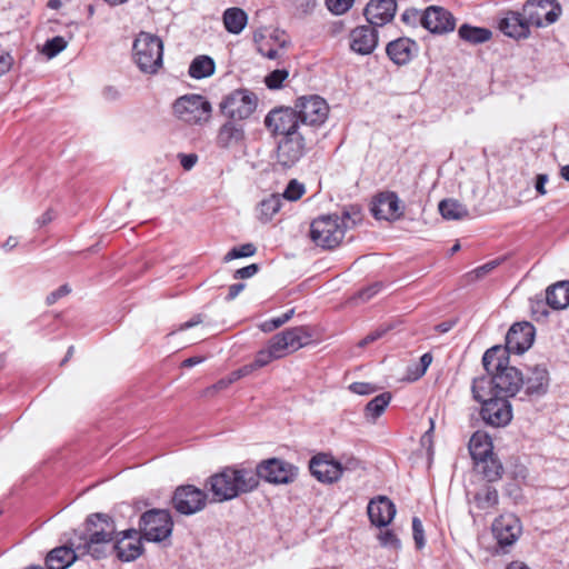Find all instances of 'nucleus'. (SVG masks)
<instances>
[{
  "label": "nucleus",
  "instance_id": "473e14b6",
  "mask_svg": "<svg viewBox=\"0 0 569 569\" xmlns=\"http://www.w3.org/2000/svg\"><path fill=\"white\" fill-rule=\"evenodd\" d=\"M491 483L492 482H486L473 496V501L480 510H488L498 506V490Z\"/></svg>",
  "mask_w": 569,
  "mask_h": 569
},
{
  "label": "nucleus",
  "instance_id": "412c9836",
  "mask_svg": "<svg viewBox=\"0 0 569 569\" xmlns=\"http://www.w3.org/2000/svg\"><path fill=\"white\" fill-rule=\"evenodd\" d=\"M370 211L377 220L396 221L403 216L396 192L385 191L378 193L371 204Z\"/></svg>",
  "mask_w": 569,
  "mask_h": 569
},
{
  "label": "nucleus",
  "instance_id": "5701e85b",
  "mask_svg": "<svg viewBox=\"0 0 569 569\" xmlns=\"http://www.w3.org/2000/svg\"><path fill=\"white\" fill-rule=\"evenodd\" d=\"M396 11V0H370L363 10V14L369 24L381 27L393 19Z\"/></svg>",
  "mask_w": 569,
  "mask_h": 569
},
{
  "label": "nucleus",
  "instance_id": "a18cd8bd",
  "mask_svg": "<svg viewBox=\"0 0 569 569\" xmlns=\"http://www.w3.org/2000/svg\"><path fill=\"white\" fill-rule=\"evenodd\" d=\"M295 313V309H290L280 317H276L272 319H269L260 325V329L263 332H271L279 327L283 326L286 322H288Z\"/></svg>",
  "mask_w": 569,
  "mask_h": 569
},
{
  "label": "nucleus",
  "instance_id": "b1692460",
  "mask_svg": "<svg viewBox=\"0 0 569 569\" xmlns=\"http://www.w3.org/2000/svg\"><path fill=\"white\" fill-rule=\"evenodd\" d=\"M378 44V32L373 26H359L350 32V49L367 56L373 52Z\"/></svg>",
  "mask_w": 569,
  "mask_h": 569
},
{
  "label": "nucleus",
  "instance_id": "20e7f679",
  "mask_svg": "<svg viewBox=\"0 0 569 569\" xmlns=\"http://www.w3.org/2000/svg\"><path fill=\"white\" fill-rule=\"evenodd\" d=\"M510 357L500 345L486 350L482 356V366L489 376L493 377L496 393L506 398L513 397L521 389L522 372L509 365Z\"/></svg>",
  "mask_w": 569,
  "mask_h": 569
},
{
  "label": "nucleus",
  "instance_id": "f704fd0d",
  "mask_svg": "<svg viewBox=\"0 0 569 569\" xmlns=\"http://www.w3.org/2000/svg\"><path fill=\"white\" fill-rule=\"evenodd\" d=\"M475 465L487 482L498 481L502 477L503 466L497 456L477 461Z\"/></svg>",
  "mask_w": 569,
  "mask_h": 569
},
{
  "label": "nucleus",
  "instance_id": "ea45409f",
  "mask_svg": "<svg viewBox=\"0 0 569 569\" xmlns=\"http://www.w3.org/2000/svg\"><path fill=\"white\" fill-rule=\"evenodd\" d=\"M391 401V393L390 392H382L378 396H376L373 399H371L366 408L365 413L367 418H372L376 420L378 417L382 415L387 406Z\"/></svg>",
  "mask_w": 569,
  "mask_h": 569
},
{
  "label": "nucleus",
  "instance_id": "0eeeda50",
  "mask_svg": "<svg viewBox=\"0 0 569 569\" xmlns=\"http://www.w3.org/2000/svg\"><path fill=\"white\" fill-rule=\"evenodd\" d=\"M346 224L341 223L338 214H325L312 220L310 239L322 249H335L343 240Z\"/></svg>",
  "mask_w": 569,
  "mask_h": 569
},
{
  "label": "nucleus",
  "instance_id": "dca6fc26",
  "mask_svg": "<svg viewBox=\"0 0 569 569\" xmlns=\"http://www.w3.org/2000/svg\"><path fill=\"white\" fill-rule=\"evenodd\" d=\"M522 531L519 518L512 513L501 515L492 523V533L498 546L507 551L520 537Z\"/></svg>",
  "mask_w": 569,
  "mask_h": 569
},
{
  "label": "nucleus",
  "instance_id": "72a5a7b5",
  "mask_svg": "<svg viewBox=\"0 0 569 569\" xmlns=\"http://www.w3.org/2000/svg\"><path fill=\"white\" fill-rule=\"evenodd\" d=\"M438 209L441 217L446 220H462L469 217L468 208L457 199L448 198L441 200Z\"/></svg>",
  "mask_w": 569,
  "mask_h": 569
},
{
  "label": "nucleus",
  "instance_id": "f257e3e1",
  "mask_svg": "<svg viewBox=\"0 0 569 569\" xmlns=\"http://www.w3.org/2000/svg\"><path fill=\"white\" fill-rule=\"evenodd\" d=\"M561 6L556 0H527L520 11H509L499 22L503 34L513 39H526L530 28H541L555 23L561 14Z\"/></svg>",
  "mask_w": 569,
  "mask_h": 569
},
{
  "label": "nucleus",
  "instance_id": "7ed1b4c3",
  "mask_svg": "<svg viewBox=\"0 0 569 569\" xmlns=\"http://www.w3.org/2000/svg\"><path fill=\"white\" fill-rule=\"evenodd\" d=\"M257 475L253 469L241 466H228L210 476L206 489L213 501L224 502L257 489Z\"/></svg>",
  "mask_w": 569,
  "mask_h": 569
},
{
  "label": "nucleus",
  "instance_id": "49530a36",
  "mask_svg": "<svg viewBox=\"0 0 569 569\" xmlns=\"http://www.w3.org/2000/svg\"><path fill=\"white\" fill-rule=\"evenodd\" d=\"M305 192V184L296 179H292L289 181L281 197L289 201H297L303 196Z\"/></svg>",
  "mask_w": 569,
  "mask_h": 569
},
{
  "label": "nucleus",
  "instance_id": "ddd939ff",
  "mask_svg": "<svg viewBox=\"0 0 569 569\" xmlns=\"http://www.w3.org/2000/svg\"><path fill=\"white\" fill-rule=\"evenodd\" d=\"M264 126L279 138L306 132V127L300 123L295 107H280L271 110L264 118Z\"/></svg>",
  "mask_w": 569,
  "mask_h": 569
},
{
  "label": "nucleus",
  "instance_id": "de8ad7c7",
  "mask_svg": "<svg viewBox=\"0 0 569 569\" xmlns=\"http://www.w3.org/2000/svg\"><path fill=\"white\" fill-rule=\"evenodd\" d=\"M256 247L252 243H244L232 248L223 258L226 262L233 259L251 257L256 253Z\"/></svg>",
  "mask_w": 569,
  "mask_h": 569
},
{
  "label": "nucleus",
  "instance_id": "79ce46f5",
  "mask_svg": "<svg viewBox=\"0 0 569 569\" xmlns=\"http://www.w3.org/2000/svg\"><path fill=\"white\" fill-rule=\"evenodd\" d=\"M341 223L346 224V231L355 228L362 220L361 208L358 204H350L342 209L339 216Z\"/></svg>",
  "mask_w": 569,
  "mask_h": 569
},
{
  "label": "nucleus",
  "instance_id": "9b49d317",
  "mask_svg": "<svg viewBox=\"0 0 569 569\" xmlns=\"http://www.w3.org/2000/svg\"><path fill=\"white\" fill-rule=\"evenodd\" d=\"M253 473L257 476V488L260 479L272 485H289L298 477V468L280 458H269L260 461Z\"/></svg>",
  "mask_w": 569,
  "mask_h": 569
},
{
  "label": "nucleus",
  "instance_id": "393cba45",
  "mask_svg": "<svg viewBox=\"0 0 569 569\" xmlns=\"http://www.w3.org/2000/svg\"><path fill=\"white\" fill-rule=\"evenodd\" d=\"M367 511L372 525L387 527L396 515V506L388 497L378 496L370 500Z\"/></svg>",
  "mask_w": 569,
  "mask_h": 569
},
{
  "label": "nucleus",
  "instance_id": "423d86ee",
  "mask_svg": "<svg viewBox=\"0 0 569 569\" xmlns=\"http://www.w3.org/2000/svg\"><path fill=\"white\" fill-rule=\"evenodd\" d=\"M163 44L159 37L140 32L133 42V57L144 73H156L162 66Z\"/></svg>",
  "mask_w": 569,
  "mask_h": 569
},
{
  "label": "nucleus",
  "instance_id": "bf43d9fd",
  "mask_svg": "<svg viewBox=\"0 0 569 569\" xmlns=\"http://www.w3.org/2000/svg\"><path fill=\"white\" fill-rule=\"evenodd\" d=\"M349 389L357 395L366 396L375 392L377 388L368 382H353L349 386Z\"/></svg>",
  "mask_w": 569,
  "mask_h": 569
},
{
  "label": "nucleus",
  "instance_id": "39448f33",
  "mask_svg": "<svg viewBox=\"0 0 569 569\" xmlns=\"http://www.w3.org/2000/svg\"><path fill=\"white\" fill-rule=\"evenodd\" d=\"M312 137L309 132L293 134L291 137H280L277 140V148L273 156V169L276 171H287L293 168L307 153L308 143Z\"/></svg>",
  "mask_w": 569,
  "mask_h": 569
},
{
  "label": "nucleus",
  "instance_id": "69168bd1",
  "mask_svg": "<svg viewBox=\"0 0 569 569\" xmlns=\"http://www.w3.org/2000/svg\"><path fill=\"white\" fill-rule=\"evenodd\" d=\"M12 64V56L4 50H0V77L6 74L10 70Z\"/></svg>",
  "mask_w": 569,
  "mask_h": 569
},
{
  "label": "nucleus",
  "instance_id": "774afa93",
  "mask_svg": "<svg viewBox=\"0 0 569 569\" xmlns=\"http://www.w3.org/2000/svg\"><path fill=\"white\" fill-rule=\"evenodd\" d=\"M422 12H420L419 10L417 9H407L402 14H401V20L407 23V24H416L417 21H420V17H421Z\"/></svg>",
  "mask_w": 569,
  "mask_h": 569
},
{
  "label": "nucleus",
  "instance_id": "4468645a",
  "mask_svg": "<svg viewBox=\"0 0 569 569\" xmlns=\"http://www.w3.org/2000/svg\"><path fill=\"white\" fill-rule=\"evenodd\" d=\"M207 499L206 491L192 485H184L174 490L171 502L179 513L190 516L201 511L207 505Z\"/></svg>",
  "mask_w": 569,
  "mask_h": 569
},
{
  "label": "nucleus",
  "instance_id": "e433bc0d",
  "mask_svg": "<svg viewBox=\"0 0 569 569\" xmlns=\"http://www.w3.org/2000/svg\"><path fill=\"white\" fill-rule=\"evenodd\" d=\"M288 342L289 350L295 352L307 346L311 339V332L307 327H293L282 331Z\"/></svg>",
  "mask_w": 569,
  "mask_h": 569
},
{
  "label": "nucleus",
  "instance_id": "864d4df0",
  "mask_svg": "<svg viewBox=\"0 0 569 569\" xmlns=\"http://www.w3.org/2000/svg\"><path fill=\"white\" fill-rule=\"evenodd\" d=\"M278 359L267 347L257 352L254 360L251 362L254 369L269 365L272 360Z\"/></svg>",
  "mask_w": 569,
  "mask_h": 569
},
{
  "label": "nucleus",
  "instance_id": "603ef678",
  "mask_svg": "<svg viewBox=\"0 0 569 569\" xmlns=\"http://www.w3.org/2000/svg\"><path fill=\"white\" fill-rule=\"evenodd\" d=\"M355 0H326V6L333 14L346 13L353 4Z\"/></svg>",
  "mask_w": 569,
  "mask_h": 569
},
{
  "label": "nucleus",
  "instance_id": "cd10ccee",
  "mask_svg": "<svg viewBox=\"0 0 569 569\" xmlns=\"http://www.w3.org/2000/svg\"><path fill=\"white\" fill-rule=\"evenodd\" d=\"M546 303L553 310L569 306V280L558 281L546 289Z\"/></svg>",
  "mask_w": 569,
  "mask_h": 569
},
{
  "label": "nucleus",
  "instance_id": "37998d69",
  "mask_svg": "<svg viewBox=\"0 0 569 569\" xmlns=\"http://www.w3.org/2000/svg\"><path fill=\"white\" fill-rule=\"evenodd\" d=\"M68 46V41L60 36L53 37L46 41L42 46L40 52L46 56L48 59H52L58 56L61 51H63Z\"/></svg>",
  "mask_w": 569,
  "mask_h": 569
},
{
  "label": "nucleus",
  "instance_id": "2eb2a0df",
  "mask_svg": "<svg viewBox=\"0 0 569 569\" xmlns=\"http://www.w3.org/2000/svg\"><path fill=\"white\" fill-rule=\"evenodd\" d=\"M536 329L530 322L513 323L506 335V345L500 346L506 350V356L510 353L521 355L527 351L533 343Z\"/></svg>",
  "mask_w": 569,
  "mask_h": 569
},
{
  "label": "nucleus",
  "instance_id": "f3484780",
  "mask_svg": "<svg viewBox=\"0 0 569 569\" xmlns=\"http://www.w3.org/2000/svg\"><path fill=\"white\" fill-rule=\"evenodd\" d=\"M550 376L545 365L527 366L522 373L521 387L530 399L543 397L549 389Z\"/></svg>",
  "mask_w": 569,
  "mask_h": 569
},
{
  "label": "nucleus",
  "instance_id": "6e6d98bb",
  "mask_svg": "<svg viewBox=\"0 0 569 569\" xmlns=\"http://www.w3.org/2000/svg\"><path fill=\"white\" fill-rule=\"evenodd\" d=\"M383 287V283L380 281H377L363 289H361L357 293V299L361 300L362 302L369 301L372 297H375Z\"/></svg>",
  "mask_w": 569,
  "mask_h": 569
},
{
  "label": "nucleus",
  "instance_id": "1a4fd4ad",
  "mask_svg": "<svg viewBox=\"0 0 569 569\" xmlns=\"http://www.w3.org/2000/svg\"><path fill=\"white\" fill-rule=\"evenodd\" d=\"M173 521L169 510L150 509L139 520V531L147 541L161 542L172 533Z\"/></svg>",
  "mask_w": 569,
  "mask_h": 569
},
{
  "label": "nucleus",
  "instance_id": "a878e982",
  "mask_svg": "<svg viewBox=\"0 0 569 569\" xmlns=\"http://www.w3.org/2000/svg\"><path fill=\"white\" fill-rule=\"evenodd\" d=\"M418 44L415 40L402 37L390 41L387 44L386 52L389 59L397 66H405L418 52Z\"/></svg>",
  "mask_w": 569,
  "mask_h": 569
},
{
  "label": "nucleus",
  "instance_id": "338daca9",
  "mask_svg": "<svg viewBox=\"0 0 569 569\" xmlns=\"http://www.w3.org/2000/svg\"><path fill=\"white\" fill-rule=\"evenodd\" d=\"M498 266V261L493 260L490 262H487L478 268H476L471 274H473L475 279H481L489 272H491L496 267Z\"/></svg>",
  "mask_w": 569,
  "mask_h": 569
},
{
  "label": "nucleus",
  "instance_id": "4be33fe9",
  "mask_svg": "<svg viewBox=\"0 0 569 569\" xmlns=\"http://www.w3.org/2000/svg\"><path fill=\"white\" fill-rule=\"evenodd\" d=\"M121 538H116L112 550L116 552L117 558L123 562L136 560L143 551L140 539L138 538V530L128 529L120 532Z\"/></svg>",
  "mask_w": 569,
  "mask_h": 569
},
{
  "label": "nucleus",
  "instance_id": "c85d7f7f",
  "mask_svg": "<svg viewBox=\"0 0 569 569\" xmlns=\"http://www.w3.org/2000/svg\"><path fill=\"white\" fill-rule=\"evenodd\" d=\"M468 447L473 462L496 456L493 453L492 441L485 432H475L469 440Z\"/></svg>",
  "mask_w": 569,
  "mask_h": 569
},
{
  "label": "nucleus",
  "instance_id": "f03ea898",
  "mask_svg": "<svg viewBox=\"0 0 569 569\" xmlns=\"http://www.w3.org/2000/svg\"><path fill=\"white\" fill-rule=\"evenodd\" d=\"M116 525L106 513L90 515L79 533V542H73V563L79 557L89 555L102 559L108 555V545L114 539Z\"/></svg>",
  "mask_w": 569,
  "mask_h": 569
},
{
  "label": "nucleus",
  "instance_id": "e2e57ef3",
  "mask_svg": "<svg viewBox=\"0 0 569 569\" xmlns=\"http://www.w3.org/2000/svg\"><path fill=\"white\" fill-rule=\"evenodd\" d=\"M178 158L181 167L187 171L191 170L198 162V156L196 153H179Z\"/></svg>",
  "mask_w": 569,
  "mask_h": 569
},
{
  "label": "nucleus",
  "instance_id": "4c0bfd02",
  "mask_svg": "<svg viewBox=\"0 0 569 569\" xmlns=\"http://www.w3.org/2000/svg\"><path fill=\"white\" fill-rule=\"evenodd\" d=\"M458 34L466 42L479 44L490 40L492 32L487 28L472 27L465 23L459 28Z\"/></svg>",
  "mask_w": 569,
  "mask_h": 569
},
{
  "label": "nucleus",
  "instance_id": "f8f14e48",
  "mask_svg": "<svg viewBox=\"0 0 569 569\" xmlns=\"http://www.w3.org/2000/svg\"><path fill=\"white\" fill-rule=\"evenodd\" d=\"M257 96L247 89H237L224 96L219 104L221 114L230 120L249 118L257 108Z\"/></svg>",
  "mask_w": 569,
  "mask_h": 569
},
{
  "label": "nucleus",
  "instance_id": "a19ab883",
  "mask_svg": "<svg viewBox=\"0 0 569 569\" xmlns=\"http://www.w3.org/2000/svg\"><path fill=\"white\" fill-rule=\"evenodd\" d=\"M267 28H261L254 31L253 41L260 54L268 59L274 60L278 58V50L272 47L271 42L267 39Z\"/></svg>",
  "mask_w": 569,
  "mask_h": 569
},
{
  "label": "nucleus",
  "instance_id": "4d7b16f0",
  "mask_svg": "<svg viewBox=\"0 0 569 569\" xmlns=\"http://www.w3.org/2000/svg\"><path fill=\"white\" fill-rule=\"evenodd\" d=\"M412 535L416 547L421 549L425 546V535L422 522L418 517H413L412 519Z\"/></svg>",
  "mask_w": 569,
  "mask_h": 569
},
{
  "label": "nucleus",
  "instance_id": "13d9d810",
  "mask_svg": "<svg viewBox=\"0 0 569 569\" xmlns=\"http://www.w3.org/2000/svg\"><path fill=\"white\" fill-rule=\"evenodd\" d=\"M267 39L277 44L279 48H284L288 44V39L286 38V34L283 31H280L278 29L269 30L267 31Z\"/></svg>",
  "mask_w": 569,
  "mask_h": 569
},
{
  "label": "nucleus",
  "instance_id": "c9c22d12",
  "mask_svg": "<svg viewBox=\"0 0 569 569\" xmlns=\"http://www.w3.org/2000/svg\"><path fill=\"white\" fill-rule=\"evenodd\" d=\"M214 70L216 63L213 59L203 54L196 57L191 61L188 73L193 79H202L212 76Z\"/></svg>",
  "mask_w": 569,
  "mask_h": 569
},
{
  "label": "nucleus",
  "instance_id": "8fccbe9b",
  "mask_svg": "<svg viewBox=\"0 0 569 569\" xmlns=\"http://www.w3.org/2000/svg\"><path fill=\"white\" fill-rule=\"evenodd\" d=\"M393 329L392 323H385L379 326L377 329L368 333L363 339H361L358 343L359 347H366L376 340L382 338L387 332Z\"/></svg>",
  "mask_w": 569,
  "mask_h": 569
},
{
  "label": "nucleus",
  "instance_id": "680f3d73",
  "mask_svg": "<svg viewBox=\"0 0 569 569\" xmlns=\"http://www.w3.org/2000/svg\"><path fill=\"white\" fill-rule=\"evenodd\" d=\"M259 271V266L257 263H251L247 267L240 268L236 270L233 273L234 279H247L254 276Z\"/></svg>",
  "mask_w": 569,
  "mask_h": 569
},
{
  "label": "nucleus",
  "instance_id": "c756f323",
  "mask_svg": "<svg viewBox=\"0 0 569 569\" xmlns=\"http://www.w3.org/2000/svg\"><path fill=\"white\" fill-rule=\"evenodd\" d=\"M471 392L473 400L481 405L488 400L486 397L499 396L496 393L493 377L489 375L475 378L471 385Z\"/></svg>",
  "mask_w": 569,
  "mask_h": 569
},
{
  "label": "nucleus",
  "instance_id": "9d476101",
  "mask_svg": "<svg viewBox=\"0 0 569 569\" xmlns=\"http://www.w3.org/2000/svg\"><path fill=\"white\" fill-rule=\"evenodd\" d=\"M300 123L306 127L309 136H315L313 128L325 123L329 114V106L320 96L300 97L295 103Z\"/></svg>",
  "mask_w": 569,
  "mask_h": 569
},
{
  "label": "nucleus",
  "instance_id": "7c9ffc66",
  "mask_svg": "<svg viewBox=\"0 0 569 569\" xmlns=\"http://www.w3.org/2000/svg\"><path fill=\"white\" fill-rule=\"evenodd\" d=\"M48 569H67L71 566V545L66 542L63 546L52 549L46 558Z\"/></svg>",
  "mask_w": 569,
  "mask_h": 569
},
{
  "label": "nucleus",
  "instance_id": "58836bf2",
  "mask_svg": "<svg viewBox=\"0 0 569 569\" xmlns=\"http://www.w3.org/2000/svg\"><path fill=\"white\" fill-rule=\"evenodd\" d=\"M282 206V198L280 194H271L263 199L258 206V217L260 221L268 222L272 220L276 213L279 212Z\"/></svg>",
  "mask_w": 569,
  "mask_h": 569
},
{
  "label": "nucleus",
  "instance_id": "0e129e2a",
  "mask_svg": "<svg viewBox=\"0 0 569 569\" xmlns=\"http://www.w3.org/2000/svg\"><path fill=\"white\" fill-rule=\"evenodd\" d=\"M70 292L69 286L63 284L57 290L52 291L50 295L47 296V305L51 306L56 303L60 298L68 296Z\"/></svg>",
  "mask_w": 569,
  "mask_h": 569
},
{
  "label": "nucleus",
  "instance_id": "5fc2aeb1",
  "mask_svg": "<svg viewBox=\"0 0 569 569\" xmlns=\"http://www.w3.org/2000/svg\"><path fill=\"white\" fill-rule=\"evenodd\" d=\"M546 299H530L531 312L537 321L540 319H546L549 316V311L546 309Z\"/></svg>",
  "mask_w": 569,
  "mask_h": 569
},
{
  "label": "nucleus",
  "instance_id": "3c124183",
  "mask_svg": "<svg viewBox=\"0 0 569 569\" xmlns=\"http://www.w3.org/2000/svg\"><path fill=\"white\" fill-rule=\"evenodd\" d=\"M288 74L286 69L273 70L266 77L264 83L269 89H280Z\"/></svg>",
  "mask_w": 569,
  "mask_h": 569
},
{
  "label": "nucleus",
  "instance_id": "6e6552de",
  "mask_svg": "<svg viewBox=\"0 0 569 569\" xmlns=\"http://www.w3.org/2000/svg\"><path fill=\"white\" fill-rule=\"evenodd\" d=\"M174 116L188 124H201L211 118L212 107L201 94H186L178 98L172 106Z\"/></svg>",
  "mask_w": 569,
  "mask_h": 569
},
{
  "label": "nucleus",
  "instance_id": "6ab92c4d",
  "mask_svg": "<svg viewBox=\"0 0 569 569\" xmlns=\"http://www.w3.org/2000/svg\"><path fill=\"white\" fill-rule=\"evenodd\" d=\"M420 23L431 33L445 34L455 30L456 19L447 9L430 6L422 12Z\"/></svg>",
  "mask_w": 569,
  "mask_h": 569
},
{
  "label": "nucleus",
  "instance_id": "bb28decb",
  "mask_svg": "<svg viewBox=\"0 0 569 569\" xmlns=\"http://www.w3.org/2000/svg\"><path fill=\"white\" fill-rule=\"evenodd\" d=\"M244 140L243 126L237 120H228L223 123L217 134V144L222 149L240 144Z\"/></svg>",
  "mask_w": 569,
  "mask_h": 569
},
{
  "label": "nucleus",
  "instance_id": "c03bdc74",
  "mask_svg": "<svg viewBox=\"0 0 569 569\" xmlns=\"http://www.w3.org/2000/svg\"><path fill=\"white\" fill-rule=\"evenodd\" d=\"M267 347L271 350V352L278 358H282L286 355L290 353L288 342L284 338L283 332H279L274 335L270 340L268 341Z\"/></svg>",
  "mask_w": 569,
  "mask_h": 569
},
{
  "label": "nucleus",
  "instance_id": "052dcab7",
  "mask_svg": "<svg viewBox=\"0 0 569 569\" xmlns=\"http://www.w3.org/2000/svg\"><path fill=\"white\" fill-rule=\"evenodd\" d=\"M431 362H432V355L430 352L423 353L420 357L419 365L416 367L415 379H419L420 377H422L426 373L428 367L431 365Z\"/></svg>",
  "mask_w": 569,
  "mask_h": 569
},
{
  "label": "nucleus",
  "instance_id": "aec40b11",
  "mask_svg": "<svg viewBox=\"0 0 569 569\" xmlns=\"http://www.w3.org/2000/svg\"><path fill=\"white\" fill-rule=\"evenodd\" d=\"M311 475L320 482L332 483L342 475L341 463L336 461L329 453H317L309 461Z\"/></svg>",
  "mask_w": 569,
  "mask_h": 569
},
{
  "label": "nucleus",
  "instance_id": "09e8293b",
  "mask_svg": "<svg viewBox=\"0 0 569 569\" xmlns=\"http://www.w3.org/2000/svg\"><path fill=\"white\" fill-rule=\"evenodd\" d=\"M381 547L398 550L401 546L396 533L390 529L380 530L377 536Z\"/></svg>",
  "mask_w": 569,
  "mask_h": 569
},
{
  "label": "nucleus",
  "instance_id": "2f4dec72",
  "mask_svg": "<svg viewBox=\"0 0 569 569\" xmlns=\"http://www.w3.org/2000/svg\"><path fill=\"white\" fill-rule=\"evenodd\" d=\"M222 19L228 32L239 34L247 24L248 16L243 9L232 7L223 12Z\"/></svg>",
  "mask_w": 569,
  "mask_h": 569
},
{
  "label": "nucleus",
  "instance_id": "a211bd4d",
  "mask_svg": "<svg viewBox=\"0 0 569 569\" xmlns=\"http://www.w3.org/2000/svg\"><path fill=\"white\" fill-rule=\"evenodd\" d=\"M480 415L486 425L505 427L512 419V409L506 397H491L482 403Z\"/></svg>",
  "mask_w": 569,
  "mask_h": 569
}]
</instances>
